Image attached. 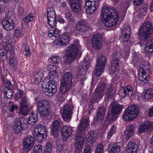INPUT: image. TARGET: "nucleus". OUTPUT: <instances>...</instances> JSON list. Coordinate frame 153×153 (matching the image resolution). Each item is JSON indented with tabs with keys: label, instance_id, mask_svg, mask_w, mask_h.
<instances>
[{
	"label": "nucleus",
	"instance_id": "nucleus-1",
	"mask_svg": "<svg viewBox=\"0 0 153 153\" xmlns=\"http://www.w3.org/2000/svg\"><path fill=\"white\" fill-rule=\"evenodd\" d=\"M151 65L147 61H143L140 63L138 70L139 80L146 83L149 81Z\"/></svg>",
	"mask_w": 153,
	"mask_h": 153
},
{
	"label": "nucleus",
	"instance_id": "nucleus-2",
	"mask_svg": "<svg viewBox=\"0 0 153 153\" xmlns=\"http://www.w3.org/2000/svg\"><path fill=\"white\" fill-rule=\"evenodd\" d=\"M152 23L146 21L139 30V35L141 39L143 40H146L150 36L153 31Z\"/></svg>",
	"mask_w": 153,
	"mask_h": 153
},
{
	"label": "nucleus",
	"instance_id": "nucleus-3",
	"mask_svg": "<svg viewBox=\"0 0 153 153\" xmlns=\"http://www.w3.org/2000/svg\"><path fill=\"white\" fill-rule=\"evenodd\" d=\"M33 134L34 139L38 142L41 143L45 140L47 132L46 128L41 124L38 125L33 130Z\"/></svg>",
	"mask_w": 153,
	"mask_h": 153
},
{
	"label": "nucleus",
	"instance_id": "nucleus-4",
	"mask_svg": "<svg viewBox=\"0 0 153 153\" xmlns=\"http://www.w3.org/2000/svg\"><path fill=\"white\" fill-rule=\"evenodd\" d=\"M138 108L135 105H131L128 107L122 117L125 121L131 120L136 118L138 114Z\"/></svg>",
	"mask_w": 153,
	"mask_h": 153
},
{
	"label": "nucleus",
	"instance_id": "nucleus-5",
	"mask_svg": "<svg viewBox=\"0 0 153 153\" xmlns=\"http://www.w3.org/2000/svg\"><path fill=\"white\" fill-rule=\"evenodd\" d=\"M80 48V45L78 44H72L67 48L68 49L66 53L67 62L70 64L74 60Z\"/></svg>",
	"mask_w": 153,
	"mask_h": 153
},
{
	"label": "nucleus",
	"instance_id": "nucleus-6",
	"mask_svg": "<svg viewBox=\"0 0 153 153\" xmlns=\"http://www.w3.org/2000/svg\"><path fill=\"white\" fill-rule=\"evenodd\" d=\"M42 84V90L49 97L52 96L57 91L56 83L54 81H48L46 82L44 81Z\"/></svg>",
	"mask_w": 153,
	"mask_h": 153
},
{
	"label": "nucleus",
	"instance_id": "nucleus-7",
	"mask_svg": "<svg viewBox=\"0 0 153 153\" xmlns=\"http://www.w3.org/2000/svg\"><path fill=\"white\" fill-rule=\"evenodd\" d=\"M70 37L68 33H64L58 38L54 40L53 46L56 48H61L66 46L70 41Z\"/></svg>",
	"mask_w": 153,
	"mask_h": 153
},
{
	"label": "nucleus",
	"instance_id": "nucleus-8",
	"mask_svg": "<svg viewBox=\"0 0 153 153\" xmlns=\"http://www.w3.org/2000/svg\"><path fill=\"white\" fill-rule=\"evenodd\" d=\"M120 88L119 91V95L124 98L126 97H130L133 94V88L131 85H128L126 86L125 85V82L123 80L122 82H120Z\"/></svg>",
	"mask_w": 153,
	"mask_h": 153
},
{
	"label": "nucleus",
	"instance_id": "nucleus-9",
	"mask_svg": "<svg viewBox=\"0 0 153 153\" xmlns=\"http://www.w3.org/2000/svg\"><path fill=\"white\" fill-rule=\"evenodd\" d=\"M99 4V0H86L85 8L86 13L93 14L97 10Z\"/></svg>",
	"mask_w": 153,
	"mask_h": 153
},
{
	"label": "nucleus",
	"instance_id": "nucleus-10",
	"mask_svg": "<svg viewBox=\"0 0 153 153\" xmlns=\"http://www.w3.org/2000/svg\"><path fill=\"white\" fill-rule=\"evenodd\" d=\"M26 119L21 117L17 119L14 126V130L15 134H18L21 132L22 128H26L28 127V124Z\"/></svg>",
	"mask_w": 153,
	"mask_h": 153
},
{
	"label": "nucleus",
	"instance_id": "nucleus-11",
	"mask_svg": "<svg viewBox=\"0 0 153 153\" xmlns=\"http://www.w3.org/2000/svg\"><path fill=\"white\" fill-rule=\"evenodd\" d=\"M71 100H69L68 101L69 104H67L63 107L62 117L65 121H69L71 119L73 108V106L71 104Z\"/></svg>",
	"mask_w": 153,
	"mask_h": 153
},
{
	"label": "nucleus",
	"instance_id": "nucleus-12",
	"mask_svg": "<svg viewBox=\"0 0 153 153\" xmlns=\"http://www.w3.org/2000/svg\"><path fill=\"white\" fill-rule=\"evenodd\" d=\"M106 62L105 56H101L99 58L94 71L95 76H98L101 74L104 68Z\"/></svg>",
	"mask_w": 153,
	"mask_h": 153
},
{
	"label": "nucleus",
	"instance_id": "nucleus-13",
	"mask_svg": "<svg viewBox=\"0 0 153 153\" xmlns=\"http://www.w3.org/2000/svg\"><path fill=\"white\" fill-rule=\"evenodd\" d=\"M118 80L116 78L112 79L110 84L105 92L106 97L108 98L111 97L116 92V87Z\"/></svg>",
	"mask_w": 153,
	"mask_h": 153
},
{
	"label": "nucleus",
	"instance_id": "nucleus-14",
	"mask_svg": "<svg viewBox=\"0 0 153 153\" xmlns=\"http://www.w3.org/2000/svg\"><path fill=\"white\" fill-rule=\"evenodd\" d=\"M121 56V53L119 52H116L112 54L111 64V68L112 72H114L117 70L120 61V58Z\"/></svg>",
	"mask_w": 153,
	"mask_h": 153
},
{
	"label": "nucleus",
	"instance_id": "nucleus-15",
	"mask_svg": "<svg viewBox=\"0 0 153 153\" xmlns=\"http://www.w3.org/2000/svg\"><path fill=\"white\" fill-rule=\"evenodd\" d=\"M115 10L114 9L109 7L107 6H104L102 8L101 12L102 21H105V19L112 16L113 13H114Z\"/></svg>",
	"mask_w": 153,
	"mask_h": 153
},
{
	"label": "nucleus",
	"instance_id": "nucleus-16",
	"mask_svg": "<svg viewBox=\"0 0 153 153\" xmlns=\"http://www.w3.org/2000/svg\"><path fill=\"white\" fill-rule=\"evenodd\" d=\"M106 87V85L104 82H99L95 90L94 96L98 100L101 99L104 94V90Z\"/></svg>",
	"mask_w": 153,
	"mask_h": 153
},
{
	"label": "nucleus",
	"instance_id": "nucleus-17",
	"mask_svg": "<svg viewBox=\"0 0 153 153\" xmlns=\"http://www.w3.org/2000/svg\"><path fill=\"white\" fill-rule=\"evenodd\" d=\"M91 43L92 47L94 48L100 49L102 44V38L100 34L94 35L92 38Z\"/></svg>",
	"mask_w": 153,
	"mask_h": 153
},
{
	"label": "nucleus",
	"instance_id": "nucleus-18",
	"mask_svg": "<svg viewBox=\"0 0 153 153\" xmlns=\"http://www.w3.org/2000/svg\"><path fill=\"white\" fill-rule=\"evenodd\" d=\"M34 143V138L31 136H27L24 140L23 146L25 150H30L33 147Z\"/></svg>",
	"mask_w": 153,
	"mask_h": 153
},
{
	"label": "nucleus",
	"instance_id": "nucleus-19",
	"mask_svg": "<svg viewBox=\"0 0 153 153\" xmlns=\"http://www.w3.org/2000/svg\"><path fill=\"white\" fill-rule=\"evenodd\" d=\"M2 24L4 29L7 30L13 29L14 27V24L13 23V20L9 16H6L3 19Z\"/></svg>",
	"mask_w": 153,
	"mask_h": 153
},
{
	"label": "nucleus",
	"instance_id": "nucleus-20",
	"mask_svg": "<svg viewBox=\"0 0 153 153\" xmlns=\"http://www.w3.org/2000/svg\"><path fill=\"white\" fill-rule=\"evenodd\" d=\"M153 129V121L150 122L145 121L140 125L139 128V132L143 133L147 131H150Z\"/></svg>",
	"mask_w": 153,
	"mask_h": 153
},
{
	"label": "nucleus",
	"instance_id": "nucleus-21",
	"mask_svg": "<svg viewBox=\"0 0 153 153\" xmlns=\"http://www.w3.org/2000/svg\"><path fill=\"white\" fill-rule=\"evenodd\" d=\"M118 16L117 15H114L106 19L105 21L102 22L104 23L105 25L107 27H109L114 26L118 22Z\"/></svg>",
	"mask_w": 153,
	"mask_h": 153
},
{
	"label": "nucleus",
	"instance_id": "nucleus-22",
	"mask_svg": "<svg viewBox=\"0 0 153 153\" xmlns=\"http://www.w3.org/2000/svg\"><path fill=\"white\" fill-rule=\"evenodd\" d=\"M89 122L88 119L82 118L77 129V132L80 134H81L82 132L86 129L89 125Z\"/></svg>",
	"mask_w": 153,
	"mask_h": 153
},
{
	"label": "nucleus",
	"instance_id": "nucleus-23",
	"mask_svg": "<svg viewBox=\"0 0 153 153\" xmlns=\"http://www.w3.org/2000/svg\"><path fill=\"white\" fill-rule=\"evenodd\" d=\"M61 121L57 119L54 121L53 123V127L51 134L55 137H58L60 128Z\"/></svg>",
	"mask_w": 153,
	"mask_h": 153
},
{
	"label": "nucleus",
	"instance_id": "nucleus-24",
	"mask_svg": "<svg viewBox=\"0 0 153 153\" xmlns=\"http://www.w3.org/2000/svg\"><path fill=\"white\" fill-rule=\"evenodd\" d=\"M122 33L124 42H127L130 37L131 30L130 27L128 24H126L124 26V28L122 29Z\"/></svg>",
	"mask_w": 153,
	"mask_h": 153
},
{
	"label": "nucleus",
	"instance_id": "nucleus-25",
	"mask_svg": "<svg viewBox=\"0 0 153 153\" xmlns=\"http://www.w3.org/2000/svg\"><path fill=\"white\" fill-rule=\"evenodd\" d=\"M61 134L63 137V139L65 140L71 135L72 132V129L68 126H64L61 128Z\"/></svg>",
	"mask_w": 153,
	"mask_h": 153
},
{
	"label": "nucleus",
	"instance_id": "nucleus-26",
	"mask_svg": "<svg viewBox=\"0 0 153 153\" xmlns=\"http://www.w3.org/2000/svg\"><path fill=\"white\" fill-rule=\"evenodd\" d=\"M88 28L87 23L85 20H79L76 25V29L82 32L86 31Z\"/></svg>",
	"mask_w": 153,
	"mask_h": 153
},
{
	"label": "nucleus",
	"instance_id": "nucleus-27",
	"mask_svg": "<svg viewBox=\"0 0 153 153\" xmlns=\"http://www.w3.org/2000/svg\"><path fill=\"white\" fill-rule=\"evenodd\" d=\"M11 36L10 34L7 35L4 39L5 41L3 42L2 44L7 51H11L13 49V47L11 44Z\"/></svg>",
	"mask_w": 153,
	"mask_h": 153
},
{
	"label": "nucleus",
	"instance_id": "nucleus-28",
	"mask_svg": "<svg viewBox=\"0 0 153 153\" xmlns=\"http://www.w3.org/2000/svg\"><path fill=\"white\" fill-rule=\"evenodd\" d=\"M137 148V144L135 142L133 141H130L127 146V153H136Z\"/></svg>",
	"mask_w": 153,
	"mask_h": 153
},
{
	"label": "nucleus",
	"instance_id": "nucleus-29",
	"mask_svg": "<svg viewBox=\"0 0 153 153\" xmlns=\"http://www.w3.org/2000/svg\"><path fill=\"white\" fill-rule=\"evenodd\" d=\"M68 2L74 11L77 12L81 10L80 4L78 0H68Z\"/></svg>",
	"mask_w": 153,
	"mask_h": 153
},
{
	"label": "nucleus",
	"instance_id": "nucleus-30",
	"mask_svg": "<svg viewBox=\"0 0 153 153\" xmlns=\"http://www.w3.org/2000/svg\"><path fill=\"white\" fill-rule=\"evenodd\" d=\"M72 79V74L71 72H67L63 74V83L71 85Z\"/></svg>",
	"mask_w": 153,
	"mask_h": 153
},
{
	"label": "nucleus",
	"instance_id": "nucleus-31",
	"mask_svg": "<svg viewBox=\"0 0 153 153\" xmlns=\"http://www.w3.org/2000/svg\"><path fill=\"white\" fill-rule=\"evenodd\" d=\"M134 129L133 125H130L128 126L125 131L124 137L126 139H129L133 135Z\"/></svg>",
	"mask_w": 153,
	"mask_h": 153
},
{
	"label": "nucleus",
	"instance_id": "nucleus-32",
	"mask_svg": "<svg viewBox=\"0 0 153 153\" xmlns=\"http://www.w3.org/2000/svg\"><path fill=\"white\" fill-rule=\"evenodd\" d=\"M38 119V115L36 113L31 112L30 114L29 120L27 122L28 123V126H31L34 124V123L36 122Z\"/></svg>",
	"mask_w": 153,
	"mask_h": 153
},
{
	"label": "nucleus",
	"instance_id": "nucleus-33",
	"mask_svg": "<svg viewBox=\"0 0 153 153\" xmlns=\"http://www.w3.org/2000/svg\"><path fill=\"white\" fill-rule=\"evenodd\" d=\"M111 107L112 113L118 115L121 110L122 106L115 102H113L111 104Z\"/></svg>",
	"mask_w": 153,
	"mask_h": 153
},
{
	"label": "nucleus",
	"instance_id": "nucleus-34",
	"mask_svg": "<svg viewBox=\"0 0 153 153\" xmlns=\"http://www.w3.org/2000/svg\"><path fill=\"white\" fill-rule=\"evenodd\" d=\"M96 135L93 132L88 133L86 136V140L90 143H94L96 140Z\"/></svg>",
	"mask_w": 153,
	"mask_h": 153
},
{
	"label": "nucleus",
	"instance_id": "nucleus-35",
	"mask_svg": "<svg viewBox=\"0 0 153 153\" xmlns=\"http://www.w3.org/2000/svg\"><path fill=\"white\" fill-rule=\"evenodd\" d=\"M60 30L56 28H53L50 30L48 33V36L50 37L54 36L56 38H58L60 36Z\"/></svg>",
	"mask_w": 153,
	"mask_h": 153
},
{
	"label": "nucleus",
	"instance_id": "nucleus-36",
	"mask_svg": "<svg viewBox=\"0 0 153 153\" xmlns=\"http://www.w3.org/2000/svg\"><path fill=\"white\" fill-rule=\"evenodd\" d=\"M71 86V85L62 83L60 86V91L63 94H67L69 91Z\"/></svg>",
	"mask_w": 153,
	"mask_h": 153
},
{
	"label": "nucleus",
	"instance_id": "nucleus-37",
	"mask_svg": "<svg viewBox=\"0 0 153 153\" xmlns=\"http://www.w3.org/2000/svg\"><path fill=\"white\" fill-rule=\"evenodd\" d=\"M49 107L48 102L47 100H41L37 103V110Z\"/></svg>",
	"mask_w": 153,
	"mask_h": 153
},
{
	"label": "nucleus",
	"instance_id": "nucleus-38",
	"mask_svg": "<svg viewBox=\"0 0 153 153\" xmlns=\"http://www.w3.org/2000/svg\"><path fill=\"white\" fill-rule=\"evenodd\" d=\"M51 71L48 72L49 81H54L56 82L58 79L57 74L56 71L51 70Z\"/></svg>",
	"mask_w": 153,
	"mask_h": 153
},
{
	"label": "nucleus",
	"instance_id": "nucleus-39",
	"mask_svg": "<svg viewBox=\"0 0 153 153\" xmlns=\"http://www.w3.org/2000/svg\"><path fill=\"white\" fill-rule=\"evenodd\" d=\"M145 50L147 52L151 53L153 52V38L147 41L146 44Z\"/></svg>",
	"mask_w": 153,
	"mask_h": 153
},
{
	"label": "nucleus",
	"instance_id": "nucleus-40",
	"mask_svg": "<svg viewBox=\"0 0 153 153\" xmlns=\"http://www.w3.org/2000/svg\"><path fill=\"white\" fill-rule=\"evenodd\" d=\"M38 111L40 115L43 117L48 116L51 112L49 107L38 109Z\"/></svg>",
	"mask_w": 153,
	"mask_h": 153
},
{
	"label": "nucleus",
	"instance_id": "nucleus-41",
	"mask_svg": "<svg viewBox=\"0 0 153 153\" xmlns=\"http://www.w3.org/2000/svg\"><path fill=\"white\" fill-rule=\"evenodd\" d=\"M19 104L20 106L22 107H28L30 105L28 98L25 96L21 98L19 102Z\"/></svg>",
	"mask_w": 153,
	"mask_h": 153
},
{
	"label": "nucleus",
	"instance_id": "nucleus-42",
	"mask_svg": "<svg viewBox=\"0 0 153 153\" xmlns=\"http://www.w3.org/2000/svg\"><path fill=\"white\" fill-rule=\"evenodd\" d=\"M2 91L7 98H10L12 97L13 94L12 90L9 87H6V86H4Z\"/></svg>",
	"mask_w": 153,
	"mask_h": 153
},
{
	"label": "nucleus",
	"instance_id": "nucleus-43",
	"mask_svg": "<svg viewBox=\"0 0 153 153\" xmlns=\"http://www.w3.org/2000/svg\"><path fill=\"white\" fill-rule=\"evenodd\" d=\"M120 150V146L117 143H115L112 146L109 153H119Z\"/></svg>",
	"mask_w": 153,
	"mask_h": 153
},
{
	"label": "nucleus",
	"instance_id": "nucleus-44",
	"mask_svg": "<svg viewBox=\"0 0 153 153\" xmlns=\"http://www.w3.org/2000/svg\"><path fill=\"white\" fill-rule=\"evenodd\" d=\"M105 109L104 107H102L98 111L97 114V118L101 120L105 114Z\"/></svg>",
	"mask_w": 153,
	"mask_h": 153
},
{
	"label": "nucleus",
	"instance_id": "nucleus-45",
	"mask_svg": "<svg viewBox=\"0 0 153 153\" xmlns=\"http://www.w3.org/2000/svg\"><path fill=\"white\" fill-rule=\"evenodd\" d=\"M75 142V148L76 150H82V146L84 144V140L82 139H78Z\"/></svg>",
	"mask_w": 153,
	"mask_h": 153
},
{
	"label": "nucleus",
	"instance_id": "nucleus-46",
	"mask_svg": "<svg viewBox=\"0 0 153 153\" xmlns=\"http://www.w3.org/2000/svg\"><path fill=\"white\" fill-rule=\"evenodd\" d=\"M153 97V90L149 88L147 90L144 94V98L146 99L149 100Z\"/></svg>",
	"mask_w": 153,
	"mask_h": 153
},
{
	"label": "nucleus",
	"instance_id": "nucleus-47",
	"mask_svg": "<svg viewBox=\"0 0 153 153\" xmlns=\"http://www.w3.org/2000/svg\"><path fill=\"white\" fill-rule=\"evenodd\" d=\"M153 97V90L149 88L147 90L144 94V98L146 99L149 100Z\"/></svg>",
	"mask_w": 153,
	"mask_h": 153
},
{
	"label": "nucleus",
	"instance_id": "nucleus-48",
	"mask_svg": "<svg viewBox=\"0 0 153 153\" xmlns=\"http://www.w3.org/2000/svg\"><path fill=\"white\" fill-rule=\"evenodd\" d=\"M90 64V60H88V57H86L84 59L82 65V68H84L85 69H87L89 67Z\"/></svg>",
	"mask_w": 153,
	"mask_h": 153
},
{
	"label": "nucleus",
	"instance_id": "nucleus-49",
	"mask_svg": "<svg viewBox=\"0 0 153 153\" xmlns=\"http://www.w3.org/2000/svg\"><path fill=\"white\" fill-rule=\"evenodd\" d=\"M47 16H56L54 8L52 7L48 8L47 11Z\"/></svg>",
	"mask_w": 153,
	"mask_h": 153
},
{
	"label": "nucleus",
	"instance_id": "nucleus-50",
	"mask_svg": "<svg viewBox=\"0 0 153 153\" xmlns=\"http://www.w3.org/2000/svg\"><path fill=\"white\" fill-rule=\"evenodd\" d=\"M34 17L33 14H30L23 19V21L26 23H28L33 19Z\"/></svg>",
	"mask_w": 153,
	"mask_h": 153
},
{
	"label": "nucleus",
	"instance_id": "nucleus-51",
	"mask_svg": "<svg viewBox=\"0 0 153 153\" xmlns=\"http://www.w3.org/2000/svg\"><path fill=\"white\" fill-rule=\"evenodd\" d=\"M52 149V144L50 142H48L45 145V152L50 153Z\"/></svg>",
	"mask_w": 153,
	"mask_h": 153
},
{
	"label": "nucleus",
	"instance_id": "nucleus-52",
	"mask_svg": "<svg viewBox=\"0 0 153 153\" xmlns=\"http://www.w3.org/2000/svg\"><path fill=\"white\" fill-rule=\"evenodd\" d=\"M14 35L17 37H20L23 36L22 30L19 28L16 29L15 31Z\"/></svg>",
	"mask_w": 153,
	"mask_h": 153
},
{
	"label": "nucleus",
	"instance_id": "nucleus-53",
	"mask_svg": "<svg viewBox=\"0 0 153 153\" xmlns=\"http://www.w3.org/2000/svg\"><path fill=\"white\" fill-rule=\"evenodd\" d=\"M103 145L101 143H99L96 147L95 153H103Z\"/></svg>",
	"mask_w": 153,
	"mask_h": 153
},
{
	"label": "nucleus",
	"instance_id": "nucleus-54",
	"mask_svg": "<svg viewBox=\"0 0 153 153\" xmlns=\"http://www.w3.org/2000/svg\"><path fill=\"white\" fill-rule=\"evenodd\" d=\"M111 113H108V115L107 118L109 121L114 120L116 119L117 117V115L115 113H113L111 111Z\"/></svg>",
	"mask_w": 153,
	"mask_h": 153
},
{
	"label": "nucleus",
	"instance_id": "nucleus-55",
	"mask_svg": "<svg viewBox=\"0 0 153 153\" xmlns=\"http://www.w3.org/2000/svg\"><path fill=\"white\" fill-rule=\"evenodd\" d=\"M52 61L55 64H56L60 62L61 59L57 56H53L50 58Z\"/></svg>",
	"mask_w": 153,
	"mask_h": 153
},
{
	"label": "nucleus",
	"instance_id": "nucleus-56",
	"mask_svg": "<svg viewBox=\"0 0 153 153\" xmlns=\"http://www.w3.org/2000/svg\"><path fill=\"white\" fill-rule=\"evenodd\" d=\"M27 107H22L20 106V110L19 111L20 113L24 115H25L28 114V109Z\"/></svg>",
	"mask_w": 153,
	"mask_h": 153
},
{
	"label": "nucleus",
	"instance_id": "nucleus-57",
	"mask_svg": "<svg viewBox=\"0 0 153 153\" xmlns=\"http://www.w3.org/2000/svg\"><path fill=\"white\" fill-rule=\"evenodd\" d=\"M42 146L39 145L35 146L33 149V151L36 153H39L42 151Z\"/></svg>",
	"mask_w": 153,
	"mask_h": 153
},
{
	"label": "nucleus",
	"instance_id": "nucleus-58",
	"mask_svg": "<svg viewBox=\"0 0 153 153\" xmlns=\"http://www.w3.org/2000/svg\"><path fill=\"white\" fill-rule=\"evenodd\" d=\"M93 149L91 145H87L84 149L83 152L84 153H91Z\"/></svg>",
	"mask_w": 153,
	"mask_h": 153
},
{
	"label": "nucleus",
	"instance_id": "nucleus-59",
	"mask_svg": "<svg viewBox=\"0 0 153 153\" xmlns=\"http://www.w3.org/2000/svg\"><path fill=\"white\" fill-rule=\"evenodd\" d=\"M10 66L11 67L15 66L17 64L16 59L14 58H11L9 62Z\"/></svg>",
	"mask_w": 153,
	"mask_h": 153
},
{
	"label": "nucleus",
	"instance_id": "nucleus-60",
	"mask_svg": "<svg viewBox=\"0 0 153 153\" xmlns=\"http://www.w3.org/2000/svg\"><path fill=\"white\" fill-rule=\"evenodd\" d=\"M24 94L23 92L21 90H18L15 94L16 98L19 99L22 98Z\"/></svg>",
	"mask_w": 153,
	"mask_h": 153
},
{
	"label": "nucleus",
	"instance_id": "nucleus-61",
	"mask_svg": "<svg viewBox=\"0 0 153 153\" xmlns=\"http://www.w3.org/2000/svg\"><path fill=\"white\" fill-rule=\"evenodd\" d=\"M85 75L77 74V75L76 76V78L79 81H82V83L84 80V77Z\"/></svg>",
	"mask_w": 153,
	"mask_h": 153
},
{
	"label": "nucleus",
	"instance_id": "nucleus-62",
	"mask_svg": "<svg viewBox=\"0 0 153 153\" xmlns=\"http://www.w3.org/2000/svg\"><path fill=\"white\" fill-rule=\"evenodd\" d=\"M40 77L39 78L34 77V83L36 85H38L41 81L42 78L43 77V75L40 74Z\"/></svg>",
	"mask_w": 153,
	"mask_h": 153
},
{
	"label": "nucleus",
	"instance_id": "nucleus-63",
	"mask_svg": "<svg viewBox=\"0 0 153 153\" xmlns=\"http://www.w3.org/2000/svg\"><path fill=\"white\" fill-rule=\"evenodd\" d=\"M3 88L4 85L6 86V87H8L7 86L11 87L12 85L11 82L7 79H3Z\"/></svg>",
	"mask_w": 153,
	"mask_h": 153
},
{
	"label": "nucleus",
	"instance_id": "nucleus-64",
	"mask_svg": "<svg viewBox=\"0 0 153 153\" xmlns=\"http://www.w3.org/2000/svg\"><path fill=\"white\" fill-rule=\"evenodd\" d=\"M58 68H59L58 67H57L56 65H50L48 66V71L49 72V71H52L51 70L56 71L57 69Z\"/></svg>",
	"mask_w": 153,
	"mask_h": 153
}]
</instances>
